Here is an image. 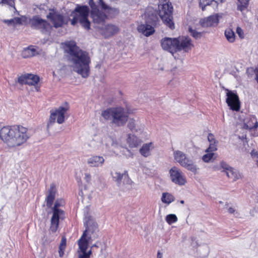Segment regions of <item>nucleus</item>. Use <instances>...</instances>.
Returning <instances> with one entry per match:
<instances>
[{
  "instance_id": "nucleus-37",
  "label": "nucleus",
  "mask_w": 258,
  "mask_h": 258,
  "mask_svg": "<svg viewBox=\"0 0 258 258\" xmlns=\"http://www.w3.org/2000/svg\"><path fill=\"white\" fill-rule=\"evenodd\" d=\"M214 155V153L208 152L203 156L202 159L205 162H209L212 159Z\"/></svg>"
},
{
  "instance_id": "nucleus-54",
  "label": "nucleus",
  "mask_w": 258,
  "mask_h": 258,
  "mask_svg": "<svg viewBox=\"0 0 258 258\" xmlns=\"http://www.w3.org/2000/svg\"><path fill=\"white\" fill-rule=\"evenodd\" d=\"M65 248H63L62 249H59V254L60 257L62 256L64 254V250Z\"/></svg>"
},
{
  "instance_id": "nucleus-62",
  "label": "nucleus",
  "mask_w": 258,
  "mask_h": 258,
  "mask_svg": "<svg viewBox=\"0 0 258 258\" xmlns=\"http://www.w3.org/2000/svg\"><path fill=\"white\" fill-rule=\"evenodd\" d=\"M180 203L181 204H183L184 203V201L183 200H181L180 201Z\"/></svg>"
},
{
  "instance_id": "nucleus-46",
  "label": "nucleus",
  "mask_w": 258,
  "mask_h": 258,
  "mask_svg": "<svg viewBox=\"0 0 258 258\" xmlns=\"http://www.w3.org/2000/svg\"><path fill=\"white\" fill-rule=\"evenodd\" d=\"M236 33H237V34L239 35V37L240 38H243V36H242L243 33V31L242 30V29L239 27H237V28H236Z\"/></svg>"
},
{
  "instance_id": "nucleus-42",
  "label": "nucleus",
  "mask_w": 258,
  "mask_h": 258,
  "mask_svg": "<svg viewBox=\"0 0 258 258\" xmlns=\"http://www.w3.org/2000/svg\"><path fill=\"white\" fill-rule=\"evenodd\" d=\"M30 54L31 53L29 51V48L27 47V48H24L22 52V56L24 58H28L32 57Z\"/></svg>"
},
{
  "instance_id": "nucleus-35",
  "label": "nucleus",
  "mask_w": 258,
  "mask_h": 258,
  "mask_svg": "<svg viewBox=\"0 0 258 258\" xmlns=\"http://www.w3.org/2000/svg\"><path fill=\"white\" fill-rule=\"evenodd\" d=\"M165 220L169 224L171 225L177 221V217L175 214H170L166 216Z\"/></svg>"
},
{
  "instance_id": "nucleus-38",
  "label": "nucleus",
  "mask_w": 258,
  "mask_h": 258,
  "mask_svg": "<svg viewBox=\"0 0 258 258\" xmlns=\"http://www.w3.org/2000/svg\"><path fill=\"white\" fill-rule=\"evenodd\" d=\"M127 126L132 132H137V129L136 128L135 120L133 119H130L127 124Z\"/></svg>"
},
{
  "instance_id": "nucleus-2",
  "label": "nucleus",
  "mask_w": 258,
  "mask_h": 258,
  "mask_svg": "<svg viewBox=\"0 0 258 258\" xmlns=\"http://www.w3.org/2000/svg\"><path fill=\"white\" fill-rule=\"evenodd\" d=\"M64 51L68 61L72 64L74 71L83 78H87L89 75L91 62L88 52L81 49L74 41L64 43Z\"/></svg>"
},
{
  "instance_id": "nucleus-48",
  "label": "nucleus",
  "mask_w": 258,
  "mask_h": 258,
  "mask_svg": "<svg viewBox=\"0 0 258 258\" xmlns=\"http://www.w3.org/2000/svg\"><path fill=\"white\" fill-rule=\"evenodd\" d=\"M14 24H21L22 19L19 17H15L13 18Z\"/></svg>"
},
{
  "instance_id": "nucleus-30",
  "label": "nucleus",
  "mask_w": 258,
  "mask_h": 258,
  "mask_svg": "<svg viewBox=\"0 0 258 258\" xmlns=\"http://www.w3.org/2000/svg\"><path fill=\"white\" fill-rule=\"evenodd\" d=\"M151 145L152 143L144 144L140 149L141 154L144 157H148L150 154V149Z\"/></svg>"
},
{
  "instance_id": "nucleus-40",
  "label": "nucleus",
  "mask_w": 258,
  "mask_h": 258,
  "mask_svg": "<svg viewBox=\"0 0 258 258\" xmlns=\"http://www.w3.org/2000/svg\"><path fill=\"white\" fill-rule=\"evenodd\" d=\"M217 145H216V141H214L213 143H210V145L208 148L206 150V152L213 153L214 151L217 150Z\"/></svg>"
},
{
  "instance_id": "nucleus-20",
  "label": "nucleus",
  "mask_w": 258,
  "mask_h": 258,
  "mask_svg": "<svg viewBox=\"0 0 258 258\" xmlns=\"http://www.w3.org/2000/svg\"><path fill=\"white\" fill-rule=\"evenodd\" d=\"M118 30L119 29L116 26L108 24L105 27L104 34L106 37H110L116 34Z\"/></svg>"
},
{
  "instance_id": "nucleus-7",
  "label": "nucleus",
  "mask_w": 258,
  "mask_h": 258,
  "mask_svg": "<svg viewBox=\"0 0 258 258\" xmlns=\"http://www.w3.org/2000/svg\"><path fill=\"white\" fill-rule=\"evenodd\" d=\"M51 11L46 16V18L52 23L55 28L62 27L64 24L68 23L66 22L63 15L56 12L54 9H49Z\"/></svg>"
},
{
  "instance_id": "nucleus-47",
  "label": "nucleus",
  "mask_w": 258,
  "mask_h": 258,
  "mask_svg": "<svg viewBox=\"0 0 258 258\" xmlns=\"http://www.w3.org/2000/svg\"><path fill=\"white\" fill-rule=\"evenodd\" d=\"M247 6V5H244V4L239 3V4L237 5V10L242 11L246 8Z\"/></svg>"
},
{
  "instance_id": "nucleus-11",
  "label": "nucleus",
  "mask_w": 258,
  "mask_h": 258,
  "mask_svg": "<svg viewBox=\"0 0 258 258\" xmlns=\"http://www.w3.org/2000/svg\"><path fill=\"white\" fill-rule=\"evenodd\" d=\"M176 42L174 45L176 47V52L183 50L184 52H188L191 49L193 45L191 43V39L188 37H179L176 38Z\"/></svg>"
},
{
  "instance_id": "nucleus-17",
  "label": "nucleus",
  "mask_w": 258,
  "mask_h": 258,
  "mask_svg": "<svg viewBox=\"0 0 258 258\" xmlns=\"http://www.w3.org/2000/svg\"><path fill=\"white\" fill-rule=\"evenodd\" d=\"M55 184H51L48 190V194L46 198V205L48 207H50L52 205L55 199Z\"/></svg>"
},
{
  "instance_id": "nucleus-10",
  "label": "nucleus",
  "mask_w": 258,
  "mask_h": 258,
  "mask_svg": "<svg viewBox=\"0 0 258 258\" xmlns=\"http://www.w3.org/2000/svg\"><path fill=\"white\" fill-rule=\"evenodd\" d=\"M68 108L63 106H59L57 109L52 112L50 114L49 122L47 123V127L53 124L57 118V122L59 124L63 123L64 121V114Z\"/></svg>"
},
{
  "instance_id": "nucleus-29",
  "label": "nucleus",
  "mask_w": 258,
  "mask_h": 258,
  "mask_svg": "<svg viewBox=\"0 0 258 258\" xmlns=\"http://www.w3.org/2000/svg\"><path fill=\"white\" fill-rule=\"evenodd\" d=\"M98 8L99 7L102 10L106 11H112L114 12H118V10L115 8H112L108 6L103 0H98V5H97Z\"/></svg>"
},
{
  "instance_id": "nucleus-21",
  "label": "nucleus",
  "mask_w": 258,
  "mask_h": 258,
  "mask_svg": "<svg viewBox=\"0 0 258 258\" xmlns=\"http://www.w3.org/2000/svg\"><path fill=\"white\" fill-rule=\"evenodd\" d=\"M127 142L131 148H137L141 144V141L134 135H128Z\"/></svg>"
},
{
  "instance_id": "nucleus-34",
  "label": "nucleus",
  "mask_w": 258,
  "mask_h": 258,
  "mask_svg": "<svg viewBox=\"0 0 258 258\" xmlns=\"http://www.w3.org/2000/svg\"><path fill=\"white\" fill-rule=\"evenodd\" d=\"M188 32L190 35L196 39H200L202 36V32H198L190 26L188 27Z\"/></svg>"
},
{
  "instance_id": "nucleus-15",
  "label": "nucleus",
  "mask_w": 258,
  "mask_h": 258,
  "mask_svg": "<svg viewBox=\"0 0 258 258\" xmlns=\"http://www.w3.org/2000/svg\"><path fill=\"white\" fill-rule=\"evenodd\" d=\"M154 27L146 23L145 24L139 25L138 27V31L145 36L149 37L154 33Z\"/></svg>"
},
{
  "instance_id": "nucleus-8",
  "label": "nucleus",
  "mask_w": 258,
  "mask_h": 258,
  "mask_svg": "<svg viewBox=\"0 0 258 258\" xmlns=\"http://www.w3.org/2000/svg\"><path fill=\"white\" fill-rule=\"evenodd\" d=\"M128 118V115L123 108L116 107L113 113L112 123L118 126H123L127 122Z\"/></svg>"
},
{
  "instance_id": "nucleus-1",
  "label": "nucleus",
  "mask_w": 258,
  "mask_h": 258,
  "mask_svg": "<svg viewBox=\"0 0 258 258\" xmlns=\"http://www.w3.org/2000/svg\"><path fill=\"white\" fill-rule=\"evenodd\" d=\"M88 4L91 10L87 5H76L75 8L70 15V17H73L72 19H69L72 25L75 26L79 22L84 28L87 30H90L91 23L88 19L90 13L94 23L104 24L107 18L106 14L99 10L94 0H89Z\"/></svg>"
},
{
  "instance_id": "nucleus-63",
  "label": "nucleus",
  "mask_w": 258,
  "mask_h": 258,
  "mask_svg": "<svg viewBox=\"0 0 258 258\" xmlns=\"http://www.w3.org/2000/svg\"><path fill=\"white\" fill-rule=\"evenodd\" d=\"M256 162L257 165H258V156L257 157H256Z\"/></svg>"
},
{
  "instance_id": "nucleus-41",
  "label": "nucleus",
  "mask_w": 258,
  "mask_h": 258,
  "mask_svg": "<svg viewBox=\"0 0 258 258\" xmlns=\"http://www.w3.org/2000/svg\"><path fill=\"white\" fill-rule=\"evenodd\" d=\"M220 165L221 168L223 169V171L225 173H227V171L230 170V169L232 167L224 161H221Z\"/></svg>"
},
{
  "instance_id": "nucleus-13",
  "label": "nucleus",
  "mask_w": 258,
  "mask_h": 258,
  "mask_svg": "<svg viewBox=\"0 0 258 258\" xmlns=\"http://www.w3.org/2000/svg\"><path fill=\"white\" fill-rule=\"evenodd\" d=\"M176 38L165 37L161 40V45L162 48L172 54L176 52V47L174 45L176 42Z\"/></svg>"
},
{
  "instance_id": "nucleus-44",
  "label": "nucleus",
  "mask_w": 258,
  "mask_h": 258,
  "mask_svg": "<svg viewBox=\"0 0 258 258\" xmlns=\"http://www.w3.org/2000/svg\"><path fill=\"white\" fill-rule=\"evenodd\" d=\"M67 244V239L65 237H62L61 240V242L59 246V249H62L63 248H66Z\"/></svg>"
},
{
  "instance_id": "nucleus-50",
  "label": "nucleus",
  "mask_w": 258,
  "mask_h": 258,
  "mask_svg": "<svg viewBox=\"0 0 258 258\" xmlns=\"http://www.w3.org/2000/svg\"><path fill=\"white\" fill-rule=\"evenodd\" d=\"M208 139L210 143H213L214 141H215L214 136L212 134H209L208 136Z\"/></svg>"
},
{
  "instance_id": "nucleus-4",
  "label": "nucleus",
  "mask_w": 258,
  "mask_h": 258,
  "mask_svg": "<svg viewBox=\"0 0 258 258\" xmlns=\"http://www.w3.org/2000/svg\"><path fill=\"white\" fill-rule=\"evenodd\" d=\"M159 7V15L163 23L170 29L173 30L175 28V25L173 21V8L171 3H166Z\"/></svg>"
},
{
  "instance_id": "nucleus-6",
  "label": "nucleus",
  "mask_w": 258,
  "mask_h": 258,
  "mask_svg": "<svg viewBox=\"0 0 258 258\" xmlns=\"http://www.w3.org/2000/svg\"><path fill=\"white\" fill-rule=\"evenodd\" d=\"M29 24L32 29L39 30L42 34L49 33L51 28L50 23L39 16H34L30 19Z\"/></svg>"
},
{
  "instance_id": "nucleus-45",
  "label": "nucleus",
  "mask_w": 258,
  "mask_h": 258,
  "mask_svg": "<svg viewBox=\"0 0 258 258\" xmlns=\"http://www.w3.org/2000/svg\"><path fill=\"white\" fill-rule=\"evenodd\" d=\"M13 3H14L13 0H1L0 2V4H7L10 6H13Z\"/></svg>"
},
{
  "instance_id": "nucleus-5",
  "label": "nucleus",
  "mask_w": 258,
  "mask_h": 258,
  "mask_svg": "<svg viewBox=\"0 0 258 258\" xmlns=\"http://www.w3.org/2000/svg\"><path fill=\"white\" fill-rule=\"evenodd\" d=\"M173 156L175 160L181 166L194 173L197 172L198 169L197 165L192 160L187 157L186 155L183 152L179 150L175 151L173 152Z\"/></svg>"
},
{
  "instance_id": "nucleus-12",
  "label": "nucleus",
  "mask_w": 258,
  "mask_h": 258,
  "mask_svg": "<svg viewBox=\"0 0 258 258\" xmlns=\"http://www.w3.org/2000/svg\"><path fill=\"white\" fill-rule=\"evenodd\" d=\"M169 174L171 181L180 186L184 185L186 180L181 171L177 167L174 166L169 170Z\"/></svg>"
},
{
  "instance_id": "nucleus-59",
  "label": "nucleus",
  "mask_w": 258,
  "mask_h": 258,
  "mask_svg": "<svg viewBox=\"0 0 258 258\" xmlns=\"http://www.w3.org/2000/svg\"><path fill=\"white\" fill-rule=\"evenodd\" d=\"M258 127V122L257 121H255L254 124L253 126L251 127V128L255 129Z\"/></svg>"
},
{
  "instance_id": "nucleus-24",
  "label": "nucleus",
  "mask_w": 258,
  "mask_h": 258,
  "mask_svg": "<svg viewBox=\"0 0 258 258\" xmlns=\"http://www.w3.org/2000/svg\"><path fill=\"white\" fill-rule=\"evenodd\" d=\"M59 217L60 216L52 215L51 217L50 230L53 233L57 230L59 222Z\"/></svg>"
},
{
  "instance_id": "nucleus-23",
  "label": "nucleus",
  "mask_w": 258,
  "mask_h": 258,
  "mask_svg": "<svg viewBox=\"0 0 258 258\" xmlns=\"http://www.w3.org/2000/svg\"><path fill=\"white\" fill-rule=\"evenodd\" d=\"M105 145L108 150L112 151L118 147L116 141L111 137H107L105 138Z\"/></svg>"
},
{
  "instance_id": "nucleus-43",
  "label": "nucleus",
  "mask_w": 258,
  "mask_h": 258,
  "mask_svg": "<svg viewBox=\"0 0 258 258\" xmlns=\"http://www.w3.org/2000/svg\"><path fill=\"white\" fill-rule=\"evenodd\" d=\"M28 48H29V51L31 53L30 54L32 57L39 54V53L37 51V50L34 48L33 46H29L28 47Z\"/></svg>"
},
{
  "instance_id": "nucleus-16",
  "label": "nucleus",
  "mask_w": 258,
  "mask_h": 258,
  "mask_svg": "<svg viewBox=\"0 0 258 258\" xmlns=\"http://www.w3.org/2000/svg\"><path fill=\"white\" fill-rule=\"evenodd\" d=\"M159 22L158 14L155 11H149L146 15L145 22L147 24L156 26Z\"/></svg>"
},
{
  "instance_id": "nucleus-25",
  "label": "nucleus",
  "mask_w": 258,
  "mask_h": 258,
  "mask_svg": "<svg viewBox=\"0 0 258 258\" xmlns=\"http://www.w3.org/2000/svg\"><path fill=\"white\" fill-rule=\"evenodd\" d=\"M85 225H86V230H87V231H88L92 233L95 232L98 229L97 223L92 219H89L86 224H85Z\"/></svg>"
},
{
  "instance_id": "nucleus-31",
  "label": "nucleus",
  "mask_w": 258,
  "mask_h": 258,
  "mask_svg": "<svg viewBox=\"0 0 258 258\" xmlns=\"http://www.w3.org/2000/svg\"><path fill=\"white\" fill-rule=\"evenodd\" d=\"M28 81L29 83V85H35L39 82L40 78L37 75H33L31 74H28Z\"/></svg>"
},
{
  "instance_id": "nucleus-19",
  "label": "nucleus",
  "mask_w": 258,
  "mask_h": 258,
  "mask_svg": "<svg viewBox=\"0 0 258 258\" xmlns=\"http://www.w3.org/2000/svg\"><path fill=\"white\" fill-rule=\"evenodd\" d=\"M104 162L103 157L95 156L89 158L88 160V163L91 167H98L101 166Z\"/></svg>"
},
{
  "instance_id": "nucleus-57",
  "label": "nucleus",
  "mask_w": 258,
  "mask_h": 258,
  "mask_svg": "<svg viewBox=\"0 0 258 258\" xmlns=\"http://www.w3.org/2000/svg\"><path fill=\"white\" fill-rule=\"evenodd\" d=\"M228 211L229 213L232 214L235 212V210L233 208L230 207L228 208Z\"/></svg>"
},
{
  "instance_id": "nucleus-27",
  "label": "nucleus",
  "mask_w": 258,
  "mask_h": 258,
  "mask_svg": "<svg viewBox=\"0 0 258 258\" xmlns=\"http://www.w3.org/2000/svg\"><path fill=\"white\" fill-rule=\"evenodd\" d=\"M175 200L174 197L168 192H163L162 195L161 201L163 203L169 204Z\"/></svg>"
},
{
  "instance_id": "nucleus-39",
  "label": "nucleus",
  "mask_w": 258,
  "mask_h": 258,
  "mask_svg": "<svg viewBox=\"0 0 258 258\" xmlns=\"http://www.w3.org/2000/svg\"><path fill=\"white\" fill-rule=\"evenodd\" d=\"M214 0H200V6L202 8L203 11H204L207 6L211 5L212 2Z\"/></svg>"
},
{
  "instance_id": "nucleus-36",
  "label": "nucleus",
  "mask_w": 258,
  "mask_h": 258,
  "mask_svg": "<svg viewBox=\"0 0 258 258\" xmlns=\"http://www.w3.org/2000/svg\"><path fill=\"white\" fill-rule=\"evenodd\" d=\"M28 76H29L28 75V74H26L24 75H22V76H20L18 78V82L21 85H23V84L29 85V83H30L28 82V79H27Z\"/></svg>"
},
{
  "instance_id": "nucleus-26",
  "label": "nucleus",
  "mask_w": 258,
  "mask_h": 258,
  "mask_svg": "<svg viewBox=\"0 0 258 258\" xmlns=\"http://www.w3.org/2000/svg\"><path fill=\"white\" fill-rule=\"evenodd\" d=\"M115 108H109L103 110L101 113L102 116L106 120H111L112 121Z\"/></svg>"
},
{
  "instance_id": "nucleus-18",
  "label": "nucleus",
  "mask_w": 258,
  "mask_h": 258,
  "mask_svg": "<svg viewBox=\"0 0 258 258\" xmlns=\"http://www.w3.org/2000/svg\"><path fill=\"white\" fill-rule=\"evenodd\" d=\"M87 236V230H85L81 237L78 240V245L81 251L83 253L87 250L88 245L89 243V240H88L86 237Z\"/></svg>"
},
{
  "instance_id": "nucleus-22",
  "label": "nucleus",
  "mask_w": 258,
  "mask_h": 258,
  "mask_svg": "<svg viewBox=\"0 0 258 258\" xmlns=\"http://www.w3.org/2000/svg\"><path fill=\"white\" fill-rule=\"evenodd\" d=\"M111 175L113 180L116 182L118 186L120 185L123 179L128 177V175L126 171H124L123 173H120L118 172H115L114 173H112Z\"/></svg>"
},
{
  "instance_id": "nucleus-33",
  "label": "nucleus",
  "mask_w": 258,
  "mask_h": 258,
  "mask_svg": "<svg viewBox=\"0 0 258 258\" xmlns=\"http://www.w3.org/2000/svg\"><path fill=\"white\" fill-rule=\"evenodd\" d=\"M61 204L60 201L57 200L55 202L53 208V214L55 215L60 216L61 214H62L63 212V211L58 209V208L61 206Z\"/></svg>"
},
{
  "instance_id": "nucleus-61",
  "label": "nucleus",
  "mask_w": 258,
  "mask_h": 258,
  "mask_svg": "<svg viewBox=\"0 0 258 258\" xmlns=\"http://www.w3.org/2000/svg\"><path fill=\"white\" fill-rule=\"evenodd\" d=\"M94 247H98V246L97 245V243L93 244L91 246V249H93Z\"/></svg>"
},
{
  "instance_id": "nucleus-32",
  "label": "nucleus",
  "mask_w": 258,
  "mask_h": 258,
  "mask_svg": "<svg viewBox=\"0 0 258 258\" xmlns=\"http://www.w3.org/2000/svg\"><path fill=\"white\" fill-rule=\"evenodd\" d=\"M225 36L229 42H233L235 41V35L234 32L230 29L225 31Z\"/></svg>"
},
{
  "instance_id": "nucleus-3",
  "label": "nucleus",
  "mask_w": 258,
  "mask_h": 258,
  "mask_svg": "<svg viewBox=\"0 0 258 258\" xmlns=\"http://www.w3.org/2000/svg\"><path fill=\"white\" fill-rule=\"evenodd\" d=\"M27 131L21 125L5 126L0 130V139L10 147L19 146L30 137Z\"/></svg>"
},
{
  "instance_id": "nucleus-53",
  "label": "nucleus",
  "mask_w": 258,
  "mask_h": 258,
  "mask_svg": "<svg viewBox=\"0 0 258 258\" xmlns=\"http://www.w3.org/2000/svg\"><path fill=\"white\" fill-rule=\"evenodd\" d=\"M238 1L240 4H244V5H248L249 0H238Z\"/></svg>"
},
{
  "instance_id": "nucleus-64",
  "label": "nucleus",
  "mask_w": 258,
  "mask_h": 258,
  "mask_svg": "<svg viewBox=\"0 0 258 258\" xmlns=\"http://www.w3.org/2000/svg\"><path fill=\"white\" fill-rule=\"evenodd\" d=\"M215 2H216V3H218L219 2H222V0H217V1H215Z\"/></svg>"
},
{
  "instance_id": "nucleus-56",
  "label": "nucleus",
  "mask_w": 258,
  "mask_h": 258,
  "mask_svg": "<svg viewBox=\"0 0 258 258\" xmlns=\"http://www.w3.org/2000/svg\"><path fill=\"white\" fill-rule=\"evenodd\" d=\"M85 178L87 181L89 182L91 180V175L89 174H86Z\"/></svg>"
},
{
  "instance_id": "nucleus-14",
  "label": "nucleus",
  "mask_w": 258,
  "mask_h": 258,
  "mask_svg": "<svg viewBox=\"0 0 258 258\" xmlns=\"http://www.w3.org/2000/svg\"><path fill=\"white\" fill-rule=\"evenodd\" d=\"M219 23V16L218 14L210 16L206 18L201 19L200 24L203 27H211L217 25Z\"/></svg>"
},
{
  "instance_id": "nucleus-52",
  "label": "nucleus",
  "mask_w": 258,
  "mask_h": 258,
  "mask_svg": "<svg viewBox=\"0 0 258 258\" xmlns=\"http://www.w3.org/2000/svg\"><path fill=\"white\" fill-rule=\"evenodd\" d=\"M251 155L253 158H256L258 156V152L254 150H252L251 152Z\"/></svg>"
},
{
  "instance_id": "nucleus-28",
  "label": "nucleus",
  "mask_w": 258,
  "mask_h": 258,
  "mask_svg": "<svg viewBox=\"0 0 258 258\" xmlns=\"http://www.w3.org/2000/svg\"><path fill=\"white\" fill-rule=\"evenodd\" d=\"M226 174L229 178H231L233 181L236 180L240 177L238 172L232 167H231L230 170L227 171Z\"/></svg>"
},
{
  "instance_id": "nucleus-49",
  "label": "nucleus",
  "mask_w": 258,
  "mask_h": 258,
  "mask_svg": "<svg viewBox=\"0 0 258 258\" xmlns=\"http://www.w3.org/2000/svg\"><path fill=\"white\" fill-rule=\"evenodd\" d=\"M3 22L6 24H7L8 25H14L13 19H11L10 20L5 19L3 20Z\"/></svg>"
},
{
  "instance_id": "nucleus-9",
  "label": "nucleus",
  "mask_w": 258,
  "mask_h": 258,
  "mask_svg": "<svg viewBox=\"0 0 258 258\" xmlns=\"http://www.w3.org/2000/svg\"><path fill=\"white\" fill-rule=\"evenodd\" d=\"M227 98L226 102L230 109L233 111H238L240 108L239 97L236 93L226 89Z\"/></svg>"
},
{
  "instance_id": "nucleus-60",
  "label": "nucleus",
  "mask_w": 258,
  "mask_h": 258,
  "mask_svg": "<svg viewBox=\"0 0 258 258\" xmlns=\"http://www.w3.org/2000/svg\"><path fill=\"white\" fill-rule=\"evenodd\" d=\"M162 254L159 251H158L157 253V258H162Z\"/></svg>"
},
{
  "instance_id": "nucleus-55",
  "label": "nucleus",
  "mask_w": 258,
  "mask_h": 258,
  "mask_svg": "<svg viewBox=\"0 0 258 258\" xmlns=\"http://www.w3.org/2000/svg\"><path fill=\"white\" fill-rule=\"evenodd\" d=\"M83 253L86 254V255L88 256L89 258H90V255L92 254V250H90L88 252H86V251L85 252H83Z\"/></svg>"
},
{
  "instance_id": "nucleus-58",
  "label": "nucleus",
  "mask_w": 258,
  "mask_h": 258,
  "mask_svg": "<svg viewBox=\"0 0 258 258\" xmlns=\"http://www.w3.org/2000/svg\"><path fill=\"white\" fill-rule=\"evenodd\" d=\"M86 254H84L82 253V254H80L79 256V258H89L88 256L86 255Z\"/></svg>"
},
{
  "instance_id": "nucleus-51",
  "label": "nucleus",
  "mask_w": 258,
  "mask_h": 258,
  "mask_svg": "<svg viewBox=\"0 0 258 258\" xmlns=\"http://www.w3.org/2000/svg\"><path fill=\"white\" fill-rule=\"evenodd\" d=\"M37 8H38L40 10H44L46 11L45 8L47 7L46 6H45L44 4H40L39 6H37Z\"/></svg>"
}]
</instances>
